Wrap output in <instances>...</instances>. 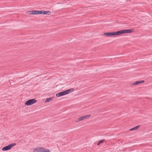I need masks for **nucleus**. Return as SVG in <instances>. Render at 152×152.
Returning <instances> with one entry per match:
<instances>
[{
    "mask_svg": "<svg viewBox=\"0 0 152 152\" xmlns=\"http://www.w3.org/2000/svg\"><path fill=\"white\" fill-rule=\"evenodd\" d=\"M33 152H50L48 149H45L43 147H37L34 149Z\"/></svg>",
    "mask_w": 152,
    "mask_h": 152,
    "instance_id": "obj_1",
    "label": "nucleus"
},
{
    "mask_svg": "<svg viewBox=\"0 0 152 152\" xmlns=\"http://www.w3.org/2000/svg\"><path fill=\"white\" fill-rule=\"evenodd\" d=\"M104 35H105L106 36H114L120 35L119 31H116V32L105 33H104Z\"/></svg>",
    "mask_w": 152,
    "mask_h": 152,
    "instance_id": "obj_2",
    "label": "nucleus"
},
{
    "mask_svg": "<svg viewBox=\"0 0 152 152\" xmlns=\"http://www.w3.org/2000/svg\"><path fill=\"white\" fill-rule=\"evenodd\" d=\"M16 145L15 143H13L6 146L2 149L3 151H6L10 150L12 147Z\"/></svg>",
    "mask_w": 152,
    "mask_h": 152,
    "instance_id": "obj_3",
    "label": "nucleus"
},
{
    "mask_svg": "<svg viewBox=\"0 0 152 152\" xmlns=\"http://www.w3.org/2000/svg\"><path fill=\"white\" fill-rule=\"evenodd\" d=\"M134 29H124L119 31L120 35L124 34V33H131L133 31Z\"/></svg>",
    "mask_w": 152,
    "mask_h": 152,
    "instance_id": "obj_4",
    "label": "nucleus"
},
{
    "mask_svg": "<svg viewBox=\"0 0 152 152\" xmlns=\"http://www.w3.org/2000/svg\"><path fill=\"white\" fill-rule=\"evenodd\" d=\"M37 101V100L35 99H31L26 101L25 102V104L27 106L31 105L35 103Z\"/></svg>",
    "mask_w": 152,
    "mask_h": 152,
    "instance_id": "obj_5",
    "label": "nucleus"
},
{
    "mask_svg": "<svg viewBox=\"0 0 152 152\" xmlns=\"http://www.w3.org/2000/svg\"><path fill=\"white\" fill-rule=\"evenodd\" d=\"M66 95L65 91H63L58 93L56 96L57 97H59Z\"/></svg>",
    "mask_w": 152,
    "mask_h": 152,
    "instance_id": "obj_6",
    "label": "nucleus"
},
{
    "mask_svg": "<svg viewBox=\"0 0 152 152\" xmlns=\"http://www.w3.org/2000/svg\"><path fill=\"white\" fill-rule=\"evenodd\" d=\"M144 82V81L143 80H140L136 81L135 82H134L133 83V85H137L142 83H143Z\"/></svg>",
    "mask_w": 152,
    "mask_h": 152,
    "instance_id": "obj_7",
    "label": "nucleus"
},
{
    "mask_svg": "<svg viewBox=\"0 0 152 152\" xmlns=\"http://www.w3.org/2000/svg\"><path fill=\"white\" fill-rule=\"evenodd\" d=\"M74 90V89L73 88H70L65 91L66 94H69L70 93L72 92Z\"/></svg>",
    "mask_w": 152,
    "mask_h": 152,
    "instance_id": "obj_8",
    "label": "nucleus"
},
{
    "mask_svg": "<svg viewBox=\"0 0 152 152\" xmlns=\"http://www.w3.org/2000/svg\"><path fill=\"white\" fill-rule=\"evenodd\" d=\"M51 13V12L50 11H43V14L50 15Z\"/></svg>",
    "mask_w": 152,
    "mask_h": 152,
    "instance_id": "obj_9",
    "label": "nucleus"
},
{
    "mask_svg": "<svg viewBox=\"0 0 152 152\" xmlns=\"http://www.w3.org/2000/svg\"><path fill=\"white\" fill-rule=\"evenodd\" d=\"M139 126H136V127H135L133 128H132V129H129V130L130 131H132L133 130H136L139 127Z\"/></svg>",
    "mask_w": 152,
    "mask_h": 152,
    "instance_id": "obj_10",
    "label": "nucleus"
},
{
    "mask_svg": "<svg viewBox=\"0 0 152 152\" xmlns=\"http://www.w3.org/2000/svg\"><path fill=\"white\" fill-rule=\"evenodd\" d=\"M84 120L83 116L80 117L78 118V120L76 121V122H78Z\"/></svg>",
    "mask_w": 152,
    "mask_h": 152,
    "instance_id": "obj_11",
    "label": "nucleus"
},
{
    "mask_svg": "<svg viewBox=\"0 0 152 152\" xmlns=\"http://www.w3.org/2000/svg\"><path fill=\"white\" fill-rule=\"evenodd\" d=\"M52 98L50 97L49 98L47 99L45 101V103H47L50 102L52 100Z\"/></svg>",
    "mask_w": 152,
    "mask_h": 152,
    "instance_id": "obj_12",
    "label": "nucleus"
},
{
    "mask_svg": "<svg viewBox=\"0 0 152 152\" xmlns=\"http://www.w3.org/2000/svg\"><path fill=\"white\" fill-rule=\"evenodd\" d=\"M90 116V115H89L83 116V119H86V118L89 117Z\"/></svg>",
    "mask_w": 152,
    "mask_h": 152,
    "instance_id": "obj_13",
    "label": "nucleus"
},
{
    "mask_svg": "<svg viewBox=\"0 0 152 152\" xmlns=\"http://www.w3.org/2000/svg\"><path fill=\"white\" fill-rule=\"evenodd\" d=\"M104 141H105L104 139H102V140H100L99 141V142H100V143L101 144V143L103 142Z\"/></svg>",
    "mask_w": 152,
    "mask_h": 152,
    "instance_id": "obj_14",
    "label": "nucleus"
},
{
    "mask_svg": "<svg viewBox=\"0 0 152 152\" xmlns=\"http://www.w3.org/2000/svg\"><path fill=\"white\" fill-rule=\"evenodd\" d=\"M43 10H39V14H43Z\"/></svg>",
    "mask_w": 152,
    "mask_h": 152,
    "instance_id": "obj_15",
    "label": "nucleus"
},
{
    "mask_svg": "<svg viewBox=\"0 0 152 152\" xmlns=\"http://www.w3.org/2000/svg\"><path fill=\"white\" fill-rule=\"evenodd\" d=\"M32 15H35L36 14V11L35 10H32Z\"/></svg>",
    "mask_w": 152,
    "mask_h": 152,
    "instance_id": "obj_16",
    "label": "nucleus"
},
{
    "mask_svg": "<svg viewBox=\"0 0 152 152\" xmlns=\"http://www.w3.org/2000/svg\"><path fill=\"white\" fill-rule=\"evenodd\" d=\"M39 14V10L36 11V14Z\"/></svg>",
    "mask_w": 152,
    "mask_h": 152,
    "instance_id": "obj_17",
    "label": "nucleus"
},
{
    "mask_svg": "<svg viewBox=\"0 0 152 152\" xmlns=\"http://www.w3.org/2000/svg\"><path fill=\"white\" fill-rule=\"evenodd\" d=\"M28 13L29 14H32V11H28Z\"/></svg>",
    "mask_w": 152,
    "mask_h": 152,
    "instance_id": "obj_18",
    "label": "nucleus"
},
{
    "mask_svg": "<svg viewBox=\"0 0 152 152\" xmlns=\"http://www.w3.org/2000/svg\"><path fill=\"white\" fill-rule=\"evenodd\" d=\"M100 142H98L97 144V145H99L100 144Z\"/></svg>",
    "mask_w": 152,
    "mask_h": 152,
    "instance_id": "obj_19",
    "label": "nucleus"
}]
</instances>
